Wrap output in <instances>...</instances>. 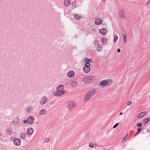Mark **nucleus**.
<instances>
[{"instance_id": "obj_32", "label": "nucleus", "mask_w": 150, "mask_h": 150, "mask_svg": "<svg viewBox=\"0 0 150 150\" xmlns=\"http://www.w3.org/2000/svg\"><path fill=\"white\" fill-rule=\"evenodd\" d=\"M50 141V139L49 138H46L45 139L44 141L45 142H48Z\"/></svg>"}, {"instance_id": "obj_4", "label": "nucleus", "mask_w": 150, "mask_h": 150, "mask_svg": "<svg viewBox=\"0 0 150 150\" xmlns=\"http://www.w3.org/2000/svg\"><path fill=\"white\" fill-rule=\"evenodd\" d=\"M76 106V105L75 102H70L68 103L67 107L68 110L69 111L72 110Z\"/></svg>"}, {"instance_id": "obj_17", "label": "nucleus", "mask_w": 150, "mask_h": 150, "mask_svg": "<svg viewBox=\"0 0 150 150\" xmlns=\"http://www.w3.org/2000/svg\"><path fill=\"white\" fill-rule=\"evenodd\" d=\"M150 121V117H149L148 118H146L144 119H143L142 120V122L143 123H144L145 125L149 121Z\"/></svg>"}, {"instance_id": "obj_41", "label": "nucleus", "mask_w": 150, "mask_h": 150, "mask_svg": "<svg viewBox=\"0 0 150 150\" xmlns=\"http://www.w3.org/2000/svg\"><path fill=\"white\" fill-rule=\"evenodd\" d=\"M92 62V60L91 59H89L88 63L91 62Z\"/></svg>"}, {"instance_id": "obj_44", "label": "nucleus", "mask_w": 150, "mask_h": 150, "mask_svg": "<svg viewBox=\"0 0 150 150\" xmlns=\"http://www.w3.org/2000/svg\"><path fill=\"white\" fill-rule=\"evenodd\" d=\"M150 2V0H149L147 2V3H149Z\"/></svg>"}, {"instance_id": "obj_25", "label": "nucleus", "mask_w": 150, "mask_h": 150, "mask_svg": "<svg viewBox=\"0 0 150 150\" xmlns=\"http://www.w3.org/2000/svg\"><path fill=\"white\" fill-rule=\"evenodd\" d=\"M128 134H127L125 136L123 139L122 140L123 141H125L128 138Z\"/></svg>"}, {"instance_id": "obj_34", "label": "nucleus", "mask_w": 150, "mask_h": 150, "mask_svg": "<svg viewBox=\"0 0 150 150\" xmlns=\"http://www.w3.org/2000/svg\"><path fill=\"white\" fill-rule=\"evenodd\" d=\"M119 125V123H116L115 125H114L113 127V128L114 129V128H115L116 127H117V126H118Z\"/></svg>"}, {"instance_id": "obj_30", "label": "nucleus", "mask_w": 150, "mask_h": 150, "mask_svg": "<svg viewBox=\"0 0 150 150\" xmlns=\"http://www.w3.org/2000/svg\"><path fill=\"white\" fill-rule=\"evenodd\" d=\"M97 50L98 51H100L102 50V47L100 45H98V46L97 48Z\"/></svg>"}, {"instance_id": "obj_1", "label": "nucleus", "mask_w": 150, "mask_h": 150, "mask_svg": "<svg viewBox=\"0 0 150 150\" xmlns=\"http://www.w3.org/2000/svg\"><path fill=\"white\" fill-rule=\"evenodd\" d=\"M63 86L60 85L58 86L57 88V91H54V95L57 96H60L64 94L65 92L63 90Z\"/></svg>"}, {"instance_id": "obj_29", "label": "nucleus", "mask_w": 150, "mask_h": 150, "mask_svg": "<svg viewBox=\"0 0 150 150\" xmlns=\"http://www.w3.org/2000/svg\"><path fill=\"white\" fill-rule=\"evenodd\" d=\"M72 5L74 8L76 7V1H74L72 3Z\"/></svg>"}, {"instance_id": "obj_26", "label": "nucleus", "mask_w": 150, "mask_h": 150, "mask_svg": "<svg viewBox=\"0 0 150 150\" xmlns=\"http://www.w3.org/2000/svg\"><path fill=\"white\" fill-rule=\"evenodd\" d=\"M122 33L124 37L126 36V33L124 30H123L122 31Z\"/></svg>"}, {"instance_id": "obj_24", "label": "nucleus", "mask_w": 150, "mask_h": 150, "mask_svg": "<svg viewBox=\"0 0 150 150\" xmlns=\"http://www.w3.org/2000/svg\"><path fill=\"white\" fill-rule=\"evenodd\" d=\"M74 18L76 19L79 20L81 18V16L76 14L74 15Z\"/></svg>"}, {"instance_id": "obj_36", "label": "nucleus", "mask_w": 150, "mask_h": 150, "mask_svg": "<svg viewBox=\"0 0 150 150\" xmlns=\"http://www.w3.org/2000/svg\"><path fill=\"white\" fill-rule=\"evenodd\" d=\"M132 103V102L131 101H128L127 103L128 105L129 106Z\"/></svg>"}, {"instance_id": "obj_28", "label": "nucleus", "mask_w": 150, "mask_h": 150, "mask_svg": "<svg viewBox=\"0 0 150 150\" xmlns=\"http://www.w3.org/2000/svg\"><path fill=\"white\" fill-rule=\"evenodd\" d=\"M118 37L116 35H115L114 36V41L115 42H116L117 39H118Z\"/></svg>"}, {"instance_id": "obj_11", "label": "nucleus", "mask_w": 150, "mask_h": 150, "mask_svg": "<svg viewBox=\"0 0 150 150\" xmlns=\"http://www.w3.org/2000/svg\"><path fill=\"white\" fill-rule=\"evenodd\" d=\"M75 75V73L73 71H70L68 72L67 74V76L70 78L73 77Z\"/></svg>"}, {"instance_id": "obj_9", "label": "nucleus", "mask_w": 150, "mask_h": 150, "mask_svg": "<svg viewBox=\"0 0 150 150\" xmlns=\"http://www.w3.org/2000/svg\"><path fill=\"white\" fill-rule=\"evenodd\" d=\"M28 121V124H32L34 122L35 119L33 116H30L28 117L27 118Z\"/></svg>"}, {"instance_id": "obj_10", "label": "nucleus", "mask_w": 150, "mask_h": 150, "mask_svg": "<svg viewBox=\"0 0 150 150\" xmlns=\"http://www.w3.org/2000/svg\"><path fill=\"white\" fill-rule=\"evenodd\" d=\"M13 143L15 145L18 146L21 144V140L19 139L16 138L14 139Z\"/></svg>"}, {"instance_id": "obj_40", "label": "nucleus", "mask_w": 150, "mask_h": 150, "mask_svg": "<svg viewBox=\"0 0 150 150\" xmlns=\"http://www.w3.org/2000/svg\"><path fill=\"white\" fill-rule=\"evenodd\" d=\"M121 51V50L119 48H118L117 49V52H118V53H119Z\"/></svg>"}, {"instance_id": "obj_8", "label": "nucleus", "mask_w": 150, "mask_h": 150, "mask_svg": "<svg viewBox=\"0 0 150 150\" xmlns=\"http://www.w3.org/2000/svg\"><path fill=\"white\" fill-rule=\"evenodd\" d=\"M48 99L45 96H43L40 102V103L41 105H43L45 104L47 101Z\"/></svg>"}, {"instance_id": "obj_31", "label": "nucleus", "mask_w": 150, "mask_h": 150, "mask_svg": "<svg viewBox=\"0 0 150 150\" xmlns=\"http://www.w3.org/2000/svg\"><path fill=\"white\" fill-rule=\"evenodd\" d=\"M142 123H137L136 124V126L138 127H139L142 126Z\"/></svg>"}, {"instance_id": "obj_3", "label": "nucleus", "mask_w": 150, "mask_h": 150, "mask_svg": "<svg viewBox=\"0 0 150 150\" xmlns=\"http://www.w3.org/2000/svg\"><path fill=\"white\" fill-rule=\"evenodd\" d=\"M83 80L85 83H88L94 81L96 79V77L94 76H88L84 78Z\"/></svg>"}, {"instance_id": "obj_14", "label": "nucleus", "mask_w": 150, "mask_h": 150, "mask_svg": "<svg viewBox=\"0 0 150 150\" xmlns=\"http://www.w3.org/2000/svg\"><path fill=\"white\" fill-rule=\"evenodd\" d=\"M33 132V130L32 128L30 127L27 130V134L28 135H31Z\"/></svg>"}, {"instance_id": "obj_45", "label": "nucleus", "mask_w": 150, "mask_h": 150, "mask_svg": "<svg viewBox=\"0 0 150 150\" xmlns=\"http://www.w3.org/2000/svg\"><path fill=\"white\" fill-rule=\"evenodd\" d=\"M95 41H96V42H97V41H98V40H95Z\"/></svg>"}, {"instance_id": "obj_37", "label": "nucleus", "mask_w": 150, "mask_h": 150, "mask_svg": "<svg viewBox=\"0 0 150 150\" xmlns=\"http://www.w3.org/2000/svg\"><path fill=\"white\" fill-rule=\"evenodd\" d=\"M126 36H125L123 37L124 39V41L125 43L126 42Z\"/></svg>"}, {"instance_id": "obj_39", "label": "nucleus", "mask_w": 150, "mask_h": 150, "mask_svg": "<svg viewBox=\"0 0 150 150\" xmlns=\"http://www.w3.org/2000/svg\"><path fill=\"white\" fill-rule=\"evenodd\" d=\"M23 122L25 124V123H28V120L27 119V120H24L23 121Z\"/></svg>"}, {"instance_id": "obj_23", "label": "nucleus", "mask_w": 150, "mask_h": 150, "mask_svg": "<svg viewBox=\"0 0 150 150\" xmlns=\"http://www.w3.org/2000/svg\"><path fill=\"white\" fill-rule=\"evenodd\" d=\"M77 85V82L76 81H73L71 84V86L73 87H76Z\"/></svg>"}, {"instance_id": "obj_13", "label": "nucleus", "mask_w": 150, "mask_h": 150, "mask_svg": "<svg viewBox=\"0 0 150 150\" xmlns=\"http://www.w3.org/2000/svg\"><path fill=\"white\" fill-rule=\"evenodd\" d=\"M146 113V112L144 111L142 112H141L139 113L137 115V118H140L142 117H143L145 115Z\"/></svg>"}, {"instance_id": "obj_38", "label": "nucleus", "mask_w": 150, "mask_h": 150, "mask_svg": "<svg viewBox=\"0 0 150 150\" xmlns=\"http://www.w3.org/2000/svg\"><path fill=\"white\" fill-rule=\"evenodd\" d=\"M94 145H93L92 144H89V146L91 147V148H93L94 147Z\"/></svg>"}, {"instance_id": "obj_12", "label": "nucleus", "mask_w": 150, "mask_h": 150, "mask_svg": "<svg viewBox=\"0 0 150 150\" xmlns=\"http://www.w3.org/2000/svg\"><path fill=\"white\" fill-rule=\"evenodd\" d=\"M103 22L102 19L101 18H97L95 20V23L97 25L101 24Z\"/></svg>"}, {"instance_id": "obj_22", "label": "nucleus", "mask_w": 150, "mask_h": 150, "mask_svg": "<svg viewBox=\"0 0 150 150\" xmlns=\"http://www.w3.org/2000/svg\"><path fill=\"white\" fill-rule=\"evenodd\" d=\"M12 131V129L11 128H9L7 129L6 130V132L7 134H10L12 133H13Z\"/></svg>"}, {"instance_id": "obj_19", "label": "nucleus", "mask_w": 150, "mask_h": 150, "mask_svg": "<svg viewBox=\"0 0 150 150\" xmlns=\"http://www.w3.org/2000/svg\"><path fill=\"white\" fill-rule=\"evenodd\" d=\"M19 122V119L17 118H15L13 119V123L15 125L18 124Z\"/></svg>"}, {"instance_id": "obj_15", "label": "nucleus", "mask_w": 150, "mask_h": 150, "mask_svg": "<svg viewBox=\"0 0 150 150\" xmlns=\"http://www.w3.org/2000/svg\"><path fill=\"white\" fill-rule=\"evenodd\" d=\"M107 32V30L104 28H103L99 30V32L102 35H105Z\"/></svg>"}, {"instance_id": "obj_18", "label": "nucleus", "mask_w": 150, "mask_h": 150, "mask_svg": "<svg viewBox=\"0 0 150 150\" xmlns=\"http://www.w3.org/2000/svg\"><path fill=\"white\" fill-rule=\"evenodd\" d=\"M33 110V107L31 106H29L27 107L26 110L28 113H30Z\"/></svg>"}, {"instance_id": "obj_6", "label": "nucleus", "mask_w": 150, "mask_h": 150, "mask_svg": "<svg viewBox=\"0 0 150 150\" xmlns=\"http://www.w3.org/2000/svg\"><path fill=\"white\" fill-rule=\"evenodd\" d=\"M113 82L112 80H111L110 81L108 82L107 80H103L101 81L100 83V85L101 87H104V86L107 84L110 85L112 84Z\"/></svg>"}, {"instance_id": "obj_16", "label": "nucleus", "mask_w": 150, "mask_h": 150, "mask_svg": "<svg viewBox=\"0 0 150 150\" xmlns=\"http://www.w3.org/2000/svg\"><path fill=\"white\" fill-rule=\"evenodd\" d=\"M27 136V134L25 133H22L20 135L21 138L24 140L25 139Z\"/></svg>"}, {"instance_id": "obj_5", "label": "nucleus", "mask_w": 150, "mask_h": 150, "mask_svg": "<svg viewBox=\"0 0 150 150\" xmlns=\"http://www.w3.org/2000/svg\"><path fill=\"white\" fill-rule=\"evenodd\" d=\"M91 64L90 63H86L85 64V66L83 68L84 72L86 73H88L90 71V67Z\"/></svg>"}, {"instance_id": "obj_43", "label": "nucleus", "mask_w": 150, "mask_h": 150, "mask_svg": "<svg viewBox=\"0 0 150 150\" xmlns=\"http://www.w3.org/2000/svg\"><path fill=\"white\" fill-rule=\"evenodd\" d=\"M122 114H123V113L122 112H120L119 113V115H122Z\"/></svg>"}, {"instance_id": "obj_7", "label": "nucleus", "mask_w": 150, "mask_h": 150, "mask_svg": "<svg viewBox=\"0 0 150 150\" xmlns=\"http://www.w3.org/2000/svg\"><path fill=\"white\" fill-rule=\"evenodd\" d=\"M118 16L119 17L121 18L124 19L126 18L124 11L123 9H121L119 11Z\"/></svg>"}, {"instance_id": "obj_20", "label": "nucleus", "mask_w": 150, "mask_h": 150, "mask_svg": "<svg viewBox=\"0 0 150 150\" xmlns=\"http://www.w3.org/2000/svg\"><path fill=\"white\" fill-rule=\"evenodd\" d=\"M64 4L66 6H69L70 4V1L69 0H65L64 1Z\"/></svg>"}, {"instance_id": "obj_21", "label": "nucleus", "mask_w": 150, "mask_h": 150, "mask_svg": "<svg viewBox=\"0 0 150 150\" xmlns=\"http://www.w3.org/2000/svg\"><path fill=\"white\" fill-rule=\"evenodd\" d=\"M46 113V111L45 109H42L41 110L40 112V115H45Z\"/></svg>"}, {"instance_id": "obj_27", "label": "nucleus", "mask_w": 150, "mask_h": 150, "mask_svg": "<svg viewBox=\"0 0 150 150\" xmlns=\"http://www.w3.org/2000/svg\"><path fill=\"white\" fill-rule=\"evenodd\" d=\"M103 44H104L107 41V40L105 38H103L102 41Z\"/></svg>"}, {"instance_id": "obj_2", "label": "nucleus", "mask_w": 150, "mask_h": 150, "mask_svg": "<svg viewBox=\"0 0 150 150\" xmlns=\"http://www.w3.org/2000/svg\"><path fill=\"white\" fill-rule=\"evenodd\" d=\"M96 92V89H93L88 91L84 98V101L86 102L91 99Z\"/></svg>"}, {"instance_id": "obj_42", "label": "nucleus", "mask_w": 150, "mask_h": 150, "mask_svg": "<svg viewBox=\"0 0 150 150\" xmlns=\"http://www.w3.org/2000/svg\"><path fill=\"white\" fill-rule=\"evenodd\" d=\"M139 133V132H136V133H135V134H134V137H135L136 136V135L138 133Z\"/></svg>"}, {"instance_id": "obj_35", "label": "nucleus", "mask_w": 150, "mask_h": 150, "mask_svg": "<svg viewBox=\"0 0 150 150\" xmlns=\"http://www.w3.org/2000/svg\"><path fill=\"white\" fill-rule=\"evenodd\" d=\"M89 58H85L84 59V61L86 62V63H88Z\"/></svg>"}, {"instance_id": "obj_33", "label": "nucleus", "mask_w": 150, "mask_h": 150, "mask_svg": "<svg viewBox=\"0 0 150 150\" xmlns=\"http://www.w3.org/2000/svg\"><path fill=\"white\" fill-rule=\"evenodd\" d=\"M143 129V128L142 127H139L137 129V132L139 133L141 132Z\"/></svg>"}, {"instance_id": "obj_46", "label": "nucleus", "mask_w": 150, "mask_h": 150, "mask_svg": "<svg viewBox=\"0 0 150 150\" xmlns=\"http://www.w3.org/2000/svg\"><path fill=\"white\" fill-rule=\"evenodd\" d=\"M103 0V1H105V0Z\"/></svg>"}]
</instances>
